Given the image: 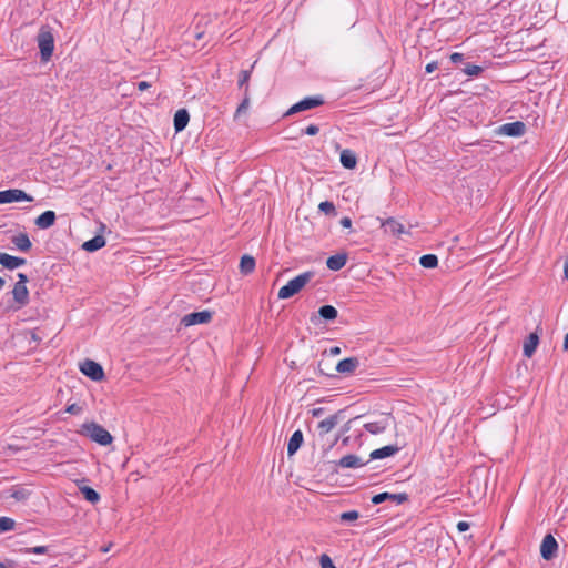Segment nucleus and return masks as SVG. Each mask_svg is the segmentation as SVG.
<instances>
[{
    "instance_id": "1",
    "label": "nucleus",
    "mask_w": 568,
    "mask_h": 568,
    "mask_svg": "<svg viewBox=\"0 0 568 568\" xmlns=\"http://www.w3.org/2000/svg\"><path fill=\"white\" fill-rule=\"evenodd\" d=\"M37 43L40 50V59L48 62L54 51V36L52 28L48 24L41 26L37 34Z\"/></svg>"
},
{
    "instance_id": "2",
    "label": "nucleus",
    "mask_w": 568,
    "mask_h": 568,
    "mask_svg": "<svg viewBox=\"0 0 568 568\" xmlns=\"http://www.w3.org/2000/svg\"><path fill=\"white\" fill-rule=\"evenodd\" d=\"M81 434L101 446H108L113 442L110 432L95 422L84 423L81 426Z\"/></svg>"
},
{
    "instance_id": "3",
    "label": "nucleus",
    "mask_w": 568,
    "mask_h": 568,
    "mask_svg": "<svg viewBox=\"0 0 568 568\" xmlns=\"http://www.w3.org/2000/svg\"><path fill=\"white\" fill-rule=\"evenodd\" d=\"M314 273L311 271L304 272L296 277L292 278L284 286H282L277 293L280 300H287L293 297L295 294L313 278Z\"/></svg>"
},
{
    "instance_id": "4",
    "label": "nucleus",
    "mask_w": 568,
    "mask_h": 568,
    "mask_svg": "<svg viewBox=\"0 0 568 568\" xmlns=\"http://www.w3.org/2000/svg\"><path fill=\"white\" fill-rule=\"evenodd\" d=\"M324 104V99L322 95L306 97L301 101L293 104L285 115H292L302 111L311 110Z\"/></svg>"
},
{
    "instance_id": "5",
    "label": "nucleus",
    "mask_w": 568,
    "mask_h": 568,
    "mask_svg": "<svg viewBox=\"0 0 568 568\" xmlns=\"http://www.w3.org/2000/svg\"><path fill=\"white\" fill-rule=\"evenodd\" d=\"M80 371L83 375L91 378L94 382H100L104 378V371L102 366L92 361L85 359L80 364Z\"/></svg>"
},
{
    "instance_id": "6",
    "label": "nucleus",
    "mask_w": 568,
    "mask_h": 568,
    "mask_svg": "<svg viewBox=\"0 0 568 568\" xmlns=\"http://www.w3.org/2000/svg\"><path fill=\"white\" fill-rule=\"evenodd\" d=\"M213 317V312L209 310H204L201 312H193L184 315L181 320V324L185 327L197 325V324H206L211 322Z\"/></svg>"
},
{
    "instance_id": "7",
    "label": "nucleus",
    "mask_w": 568,
    "mask_h": 568,
    "mask_svg": "<svg viewBox=\"0 0 568 568\" xmlns=\"http://www.w3.org/2000/svg\"><path fill=\"white\" fill-rule=\"evenodd\" d=\"M21 201L32 202L33 197L26 193L23 190L19 189H9L6 191H0V204Z\"/></svg>"
},
{
    "instance_id": "8",
    "label": "nucleus",
    "mask_w": 568,
    "mask_h": 568,
    "mask_svg": "<svg viewBox=\"0 0 568 568\" xmlns=\"http://www.w3.org/2000/svg\"><path fill=\"white\" fill-rule=\"evenodd\" d=\"M558 550V542L555 537L547 534L540 545V555L545 560H551Z\"/></svg>"
},
{
    "instance_id": "9",
    "label": "nucleus",
    "mask_w": 568,
    "mask_h": 568,
    "mask_svg": "<svg viewBox=\"0 0 568 568\" xmlns=\"http://www.w3.org/2000/svg\"><path fill=\"white\" fill-rule=\"evenodd\" d=\"M392 501L396 505H400L408 500V494L406 493H398V494H392V493H379L372 497V503L374 505H379L384 501Z\"/></svg>"
},
{
    "instance_id": "10",
    "label": "nucleus",
    "mask_w": 568,
    "mask_h": 568,
    "mask_svg": "<svg viewBox=\"0 0 568 568\" xmlns=\"http://www.w3.org/2000/svg\"><path fill=\"white\" fill-rule=\"evenodd\" d=\"M13 301L16 306H11V310L18 311L29 304V290L27 286L14 284L12 290Z\"/></svg>"
},
{
    "instance_id": "11",
    "label": "nucleus",
    "mask_w": 568,
    "mask_h": 568,
    "mask_svg": "<svg viewBox=\"0 0 568 568\" xmlns=\"http://www.w3.org/2000/svg\"><path fill=\"white\" fill-rule=\"evenodd\" d=\"M344 418V410H338L335 414L320 422L317 428L321 436L329 433L335 426Z\"/></svg>"
},
{
    "instance_id": "12",
    "label": "nucleus",
    "mask_w": 568,
    "mask_h": 568,
    "mask_svg": "<svg viewBox=\"0 0 568 568\" xmlns=\"http://www.w3.org/2000/svg\"><path fill=\"white\" fill-rule=\"evenodd\" d=\"M498 132L507 136H521L526 132V124L521 121H515L503 124Z\"/></svg>"
},
{
    "instance_id": "13",
    "label": "nucleus",
    "mask_w": 568,
    "mask_h": 568,
    "mask_svg": "<svg viewBox=\"0 0 568 568\" xmlns=\"http://www.w3.org/2000/svg\"><path fill=\"white\" fill-rule=\"evenodd\" d=\"M27 260L23 257L12 256L8 253L0 252V265L7 270H16L23 266Z\"/></svg>"
},
{
    "instance_id": "14",
    "label": "nucleus",
    "mask_w": 568,
    "mask_h": 568,
    "mask_svg": "<svg viewBox=\"0 0 568 568\" xmlns=\"http://www.w3.org/2000/svg\"><path fill=\"white\" fill-rule=\"evenodd\" d=\"M359 366V361L357 357H347L339 361L336 365V372L342 374H352Z\"/></svg>"
},
{
    "instance_id": "15",
    "label": "nucleus",
    "mask_w": 568,
    "mask_h": 568,
    "mask_svg": "<svg viewBox=\"0 0 568 568\" xmlns=\"http://www.w3.org/2000/svg\"><path fill=\"white\" fill-rule=\"evenodd\" d=\"M190 121V114L186 109H179L173 118V126L175 132L183 131Z\"/></svg>"
},
{
    "instance_id": "16",
    "label": "nucleus",
    "mask_w": 568,
    "mask_h": 568,
    "mask_svg": "<svg viewBox=\"0 0 568 568\" xmlns=\"http://www.w3.org/2000/svg\"><path fill=\"white\" fill-rule=\"evenodd\" d=\"M399 452V447L396 445H387L373 450L369 455V460L383 459L390 457Z\"/></svg>"
},
{
    "instance_id": "17",
    "label": "nucleus",
    "mask_w": 568,
    "mask_h": 568,
    "mask_svg": "<svg viewBox=\"0 0 568 568\" xmlns=\"http://www.w3.org/2000/svg\"><path fill=\"white\" fill-rule=\"evenodd\" d=\"M368 462L369 460L363 462L358 456L348 454L342 457L336 464L342 468H358L365 466Z\"/></svg>"
},
{
    "instance_id": "18",
    "label": "nucleus",
    "mask_w": 568,
    "mask_h": 568,
    "mask_svg": "<svg viewBox=\"0 0 568 568\" xmlns=\"http://www.w3.org/2000/svg\"><path fill=\"white\" fill-rule=\"evenodd\" d=\"M55 220H57L55 212L49 210V211H44L43 213H41L36 219L34 223L39 229L45 230V229L51 227L55 223Z\"/></svg>"
},
{
    "instance_id": "19",
    "label": "nucleus",
    "mask_w": 568,
    "mask_h": 568,
    "mask_svg": "<svg viewBox=\"0 0 568 568\" xmlns=\"http://www.w3.org/2000/svg\"><path fill=\"white\" fill-rule=\"evenodd\" d=\"M347 262L346 253H337L335 255L329 256L326 260V266L331 271H339L342 270Z\"/></svg>"
},
{
    "instance_id": "20",
    "label": "nucleus",
    "mask_w": 568,
    "mask_h": 568,
    "mask_svg": "<svg viewBox=\"0 0 568 568\" xmlns=\"http://www.w3.org/2000/svg\"><path fill=\"white\" fill-rule=\"evenodd\" d=\"M304 436L301 429L295 430L287 444V455L293 456L302 446Z\"/></svg>"
},
{
    "instance_id": "21",
    "label": "nucleus",
    "mask_w": 568,
    "mask_h": 568,
    "mask_svg": "<svg viewBox=\"0 0 568 568\" xmlns=\"http://www.w3.org/2000/svg\"><path fill=\"white\" fill-rule=\"evenodd\" d=\"M539 344V336L538 334L535 332V333H530L529 336L525 339L524 342V355L528 358H530L534 353L536 352V348Z\"/></svg>"
},
{
    "instance_id": "22",
    "label": "nucleus",
    "mask_w": 568,
    "mask_h": 568,
    "mask_svg": "<svg viewBox=\"0 0 568 568\" xmlns=\"http://www.w3.org/2000/svg\"><path fill=\"white\" fill-rule=\"evenodd\" d=\"M382 227L384 229L385 233L392 235H400L402 233H404V225L393 217H389L386 221H384L382 223Z\"/></svg>"
},
{
    "instance_id": "23",
    "label": "nucleus",
    "mask_w": 568,
    "mask_h": 568,
    "mask_svg": "<svg viewBox=\"0 0 568 568\" xmlns=\"http://www.w3.org/2000/svg\"><path fill=\"white\" fill-rule=\"evenodd\" d=\"M11 243L22 252H28L32 247V243L27 233H19L12 236Z\"/></svg>"
},
{
    "instance_id": "24",
    "label": "nucleus",
    "mask_w": 568,
    "mask_h": 568,
    "mask_svg": "<svg viewBox=\"0 0 568 568\" xmlns=\"http://www.w3.org/2000/svg\"><path fill=\"white\" fill-rule=\"evenodd\" d=\"M105 243H106V241L102 235H95L91 240L85 241L83 243L82 247L87 252H95V251L102 248L103 246H105Z\"/></svg>"
},
{
    "instance_id": "25",
    "label": "nucleus",
    "mask_w": 568,
    "mask_h": 568,
    "mask_svg": "<svg viewBox=\"0 0 568 568\" xmlns=\"http://www.w3.org/2000/svg\"><path fill=\"white\" fill-rule=\"evenodd\" d=\"M341 163L345 169H354L357 164V158L351 150H343L341 152Z\"/></svg>"
},
{
    "instance_id": "26",
    "label": "nucleus",
    "mask_w": 568,
    "mask_h": 568,
    "mask_svg": "<svg viewBox=\"0 0 568 568\" xmlns=\"http://www.w3.org/2000/svg\"><path fill=\"white\" fill-rule=\"evenodd\" d=\"M255 268V258L251 255H243L240 261V272L244 275L251 274Z\"/></svg>"
},
{
    "instance_id": "27",
    "label": "nucleus",
    "mask_w": 568,
    "mask_h": 568,
    "mask_svg": "<svg viewBox=\"0 0 568 568\" xmlns=\"http://www.w3.org/2000/svg\"><path fill=\"white\" fill-rule=\"evenodd\" d=\"M79 490L83 495L84 499L91 504H97L101 498L100 494L92 487L79 485Z\"/></svg>"
},
{
    "instance_id": "28",
    "label": "nucleus",
    "mask_w": 568,
    "mask_h": 568,
    "mask_svg": "<svg viewBox=\"0 0 568 568\" xmlns=\"http://www.w3.org/2000/svg\"><path fill=\"white\" fill-rule=\"evenodd\" d=\"M318 315L325 321H334L337 317L338 312L332 305H323L318 308Z\"/></svg>"
},
{
    "instance_id": "29",
    "label": "nucleus",
    "mask_w": 568,
    "mask_h": 568,
    "mask_svg": "<svg viewBox=\"0 0 568 568\" xmlns=\"http://www.w3.org/2000/svg\"><path fill=\"white\" fill-rule=\"evenodd\" d=\"M419 264L425 268H435L438 265V257L435 254H425L420 256Z\"/></svg>"
},
{
    "instance_id": "30",
    "label": "nucleus",
    "mask_w": 568,
    "mask_h": 568,
    "mask_svg": "<svg viewBox=\"0 0 568 568\" xmlns=\"http://www.w3.org/2000/svg\"><path fill=\"white\" fill-rule=\"evenodd\" d=\"M256 62H254L251 67L250 70H242L239 74V80H237V85L239 88H244V90L247 88V91L250 90L248 88V81L251 79V74H252V69L254 68Z\"/></svg>"
},
{
    "instance_id": "31",
    "label": "nucleus",
    "mask_w": 568,
    "mask_h": 568,
    "mask_svg": "<svg viewBox=\"0 0 568 568\" xmlns=\"http://www.w3.org/2000/svg\"><path fill=\"white\" fill-rule=\"evenodd\" d=\"M364 428L368 433H371L373 435H377V434L383 433L386 429V424L383 422H369L364 425Z\"/></svg>"
},
{
    "instance_id": "32",
    "label": "nucleus",
    "mask_w": 568,
    "mask_h": 568,
    "mask_svg": "<svg viewBox=\"0 0 568 568\" xmlns=\"http://www.w3.org/2000/svg\"><path fill=\"white\" fill-rule=\"evenodd\" d=\"M10 496L18 501H23L29 498L30 491L23 487H13Z\"/></svg>"
},
{
    "instance_id": "33",
    "label": "nucleus",
    "mask_w": 568,
    "mask_h": 568,
    "mask_svg": "<svg viewBox=\"0 0 568 568\" xmlns=\"http://www.w3.org/2000/svg\"><path fill=\"white\" fill-rule=\"evenodd\" d=\"M250 106V92H247V88L244 90L243 100L239 104L236 111H235V118L240 116L241 114L245 113Z\"/></svg>"
},
{
    "instance_id": "34",
    "label": "nucleus",
    "mask_w": 568,
    "mask_h": 568,
    "mask_svg": "<svg viewBox=\"0 0 568 568\" xmlns=\"http://www.w3.org/2000/svg\"><path fill=\"white\" fill-rule=\"evenodd\" d=\"M462 71L467 75L477 77L484 71V68L471 63H465Z\"/></svg>"
},
{
    "instance_id": "35",
    "label": "nucleus",
    "mask_w": 568,
    "mask_h": 568,
    "mask_svg": "<svg viewBox=\"0 0 568 568\" xmlns=\"http://www.w3.org/2000/svg\"><path fill=\"white\" fill-rule=\"evenodd\" d=\"M14 525L16 521L12 518L6 516L0 517V534L12 530Z\"/></svg>"
},
{
    "instance_id": "36",
    "label": "nucleus",
    "mask_w": 568,
    "mask_h": 568,
    "mask_svg": "<svg viewBox=\"0 0 568 568\" xmlns=\"http://www.w3.org/2000/svg\"><path fill=\"white\" fill-rule=\"evenodd\" d=\"M318 209L321 212H323L326 215L336 214L335 205L333 202H329V201L321 202L318 205Z\"/></svg>"
},
{
    "instance_id": "37",
    "label": "nucleus",
    "mask_w": 568,
    "mask_h": 568,
    "mask_svg": "<svg viewBox=\"0 0 568 568\" xmlns=\"http://www.w3.org/2000/svg\"><path fill=\"white\" fill-rule=\"evenodd\" d=\"M341 521L347 523V521H354L359 518V513L357 510H348L344 511L339 516Z\"/></svg>"
},
{
    "instance_id": "38",
    "label": "nucleus",
    "mask_w": 568,
    "mask_h": 568,
    "mask_svg": "<svg viewBox=\"0 0 568 568\" xmlns=\"http://www.w3.org/2000/svg\"><path fill=\"white\" fill-rule=\"evenodd\" d=\"M21 552L44 555L48 552V547L47 546H36V547L24 548V549H21Z\"/></svg>"
},
{
    "instance_id": "39",
    "label": "nucleus",
    "mask_w": 568,
    "mask_h": 568,
    "mask_svg": "<svg viewBox=\"0 0 568 568\" xmlns=\"http://www.w3.org/2000/svg\"><path fill=\"white\" fill-rule=\"evenodd\" d=\"M320 564L322 568H336L331 557L326 554L321 555Z\"/></svg>"
},
{
    "instance_id": "40",
    "label": "nucleus",
    "mask_w": 568,
    "mask_h": 568,
    "mask_svg": "<svg viewBox=\"0 0 568 568\" xmlns=\"http://www.w3.org/2000/svg\"><path fill=\"white\" fill-rule=\"evenodd\" d=\"M65 412L71 415H79L80 413H82V407L73 403L67 406Z\"/></svg>"
},
{
    "instance_id": "41",
    "label": "nucleus",
    "mask_w": 568,
    "mask_h": 568,
    "mask_svg": "<svg viewBox=\"0 0 568 568\" xmlns=\"http://www.w3.org/2000/svg\"><path fill=\"white\" fill-rule=\"evenodd\" d=\"M320 132V128L316 124H310L303 130L304 134L316 135Z\"/></svg>"
},
{
    "instance_id": "42",
    "label": "nucleus",
    "mask_w": 568,
    "mask_h": 568,
    "mask_svg": "<svg viewBox=\"0 0 568 568\" xmlns=\"http://www.w3.org/2000/svg\"><path fill=\"white\" fill-rule=\"evenodd\" d=\"M449 59L453 63H460L464 61V54L459 52H454L450 54Z\"/></svg>"
},
{
    "instance_id": "43",
    "label": "nucleus",
    "mask_w": 568,
    "mask_h": 568,
    "mask_svg": "<svg viewBox=\"0 0 568 568\" xmlns=\"http://www.w3.org/2000/svg\"><path fill=\"white\" fill-rule=\"evenodd\" d=\"M17 277H18V281L16 284H20L21 286H27L29 278L24 273H18Z\"/></svg>"
},
{
    "instance_id": "44",
    "label": "nucleus",
    "mask_w": 568,
    "mask_h": 568,
    "mask_svg": "<svg viewBox=\"0 0 568 568\" xmlns=\"http://www.w3.org/2000/svg\"><path fill=\"white\" fill-rule=\"evenodd\" d=\"M438 68V62L432 61L426 64L425 71L426 73H432Z\"/></svg>"
},
{
    "instance_id": "45",
    "label": "nucleus",
    "mask_w": 568,
    "mask_h": 568,
    "mask_svg": "<svg viewBox=\"0 0 568 568\" xmlns=\"http://www.w3.org/2000/svg\"><path fill=\"white\" fill-rule=\"evenodd\" d=\"M470 525L467 521H459L457 524V529L459 532H465L469 529Z\"/></svg>"
},
{
    "instance_id": "46",
    "label": "nucleus",
    "mask_w": 568,
    "mask_h": 568,
    "mask_svg": "<svg viewBox=\"0 0 568 568\" xmlns=\"http://www.w3.org/2000/svg\"><path fill=\"white\" fill-rule=\"evenodd\" d=\"M341 225H342L343 227H346V229L351 227V226H352V220H351V217H348V216H344V217L341 220Z\"/></svg>"
},
{
    "instance_id": "47",
    "label": "nucleus",
    "mask_w": 568,
    "mask_h": 568,
    "mask_svg": "<svg viewBox=\"0 0 568 568\" xmlns=\"http://www.w3.org/2000/svg\"><path fill=\"white\" fill-rule=\"evenodd\" d=\"M324 412H325V408H323V407L314 408V409H312V416L320 417L324 414Z\"/></svg>"
},
{
    "instance_id": "48",
    "label": "nucleus",
    "mask_w": 568,
    "mask_h": 568,
    "mask_svg": "<svg viewBox=\"0 0 568 568\" xmlns=\"http://www.w3.org/2000/svg\"><path fill=\"white\" fill-rule=\"evenodd\" d=\"M16 562L12 560H7L6 562L0 561V568H16Z\"/></svg>"
},
{
    "instance_id": "49",
    "label": "nucleus",
    "mask_w": 568,
    "mask_h": 568,
    "mask_svg": "<svg viewBox=\"0 0 568 568\" xmlns=\"http://www.w3.org/2000/svg\"><path fill=\"white\" fill-rule=\"evenodd\" d=\"M329 355L337 356L341 354V347L339 346H333L328 351Z\"/></svg>"
},
{
    "instance_id": "50",
    "label": "nucleus",
    "mask_w": 568,
    "mask_h": 568,
    "mask_svg": "<svg viewBox=\"0 0 568 568\" xmlns=\"http://www.w3.org/2000/svg\"><path fill=\"white\" fill-rule=\"evenodd\" d=\"M149 88H150V83L146 82V81H141V82L138 83V89L140 91H144V90H146Z\"/></svg>"
},
{
    "instance_id": "51",
    "label": "nucleus",
    "mask_w": 568,
    "mask_h": 568,
    "mask_svg": "<svg viewBox=\"0 0 568 568\" xmlns=\"http://www.w3.org/2000/svg\"><path fill=\"white\" fill-rule=\"evenodd\" d=\"M564 277L568 281V258L565 261L564 264Z\"/></svg>"
},
{
    "instance_id": "52",
    "label": "nucleus",
    "mask_w": 568,
    "mask_h": 568,
    "mask_svg": "<svg viewBox=\"0 0 568 568\" xmlns=\"http://www.w3.org/2000/svg\"><path fill=\"white\" fill-rule=\"evenodd\" d=\"M562 349L565 352H568V333L565 335L564 344H562Z\"/></svg>"
},
{
    "instance_id": "53",
    "label": "nucleus",
    "mask_w": 568,
    "mask_h": 568,
    "mask_svg": "<svg viewBox=\"0 0 568 568\" xmlns=\"http://www.w3.org/2000/svg\"><path fill=\"white\" fill-rule=\"evenodd\" d=\"M318 369H320L321 374H323V375H327V374L324 372V369L322 368V363H321V362L318 363Z\"/></svg>"
},
{
    "instance_id": "54",
    "label": "nucleus",
    "mask_w": 568,
    "mask_h": 568,
    "mask_svg": "<svg viewBox=\"0 0 568 568\" xmlns=\"http://www.w3.org/2000/svg\"><path fill=\"white\" fill-rule=\"evenodd\" d=\"M4 283H6L4 280L0 276V288L3 287Z\"/></svg>"
},
{
    "instance_id": "55",
    "label": "nucleus",
    "mask_w": 568,
    "mask_h": 568,
    "mask_svg": "<svg viewBox=\"0 0 568 568\" xmlns=\"http://www.w3.org/2000/svg\"><path fill=\"white\" fill-rule=\"evenodd\" d=\"M32 339L39 341V338L37 337V335L34 333L32 334Z\"/></svg>"
}]
</instances>
